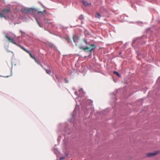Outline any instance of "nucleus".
Masks as SVG:
<instances>
[{
	"mask_svg": "<svg viewBox=\"0 0 160 160\" xmlns=\"http://www.w3.org/2000/svg\"><path fill=\"white\" fill-rule=\"evenodd\" d=\"M25 12L27 13H31V14H34L36 17H38L39 15L41 16L43 15L44 13L46 12V10H44L43 12H38L36 10L32 8H29L25 10Z\"/></svg>",
	"mask_w": 160,
	"mask_h": 160,
	"instance_id": "obj_1",
	"label": "nucleus"
},
{
	"mask_svg": "<svg viewBox=\"0 0 160 160\" xmlns=\"http://www.w3.org/2000/svg\"><path fill=\"white\" fill-rule=\"evenodd\" d=\"M2 14L0 13V18H8L11 15V13L9 9H4L2 11Z\"/></svg>",
	"mask_w": 160,
	"mask_h": 160,
	"instance_id": "obj_2",
	"label": "nucleus"
},
{
	"mask_svg": "<svg viewBox=\"0 0 160 160\" xmlns=\"http://www.w3.org/2000/svg\"><path fill=\"white\" fill-rule=\"evenodd\" d=\"M90 47H86L85 48L83 47H80V48L82 49L84 51L91 52L96 47V45L94 44H90Z\"/></svg>",
	"mask_w": 160,
	"mask_h": 160,
	"instance_id": "obj_3",
	"label": "nucleus"
},
{
	"mask_svg": "<svg viewBox=\"0 0 160 160\" xmlns=\"http://www.w3.org/2000/svg\"><path fill=\"white\" fill-rule=\"evenodd\" d=\"M22 49H23V50H24L26 52H27V53H28L30 57L32 59H33L34 60L35 62H36L37 63V62H38V61L36 59V58H35V57L33 56L32 55V54L30 52L27 50L25 48H23V47H22V46H20V45H18Z\"/></svg>",
	"mask_w": 160,
	"mask_h": 160,
	"instance_id": "obj_4",
	"label": "nucleus"
},
{
	"mask_svg": "<svg viewBox=\"0 0 160 160\" xmlns=\"http://www.w3.org/2000/svg\"><path fill=\"white\" fill-rule=\"evenodd\" d=\"M22 49H23V50H24L26 52H27V53H28L30 57L32 59H33L34 60L35 62H36L37 63V62H38V61L36 59V58H35V57L33 56L32 55V54L30 52L27 50L25 48H23V47H22V46H20V45H18Z\"/></svg>",
	"mask_w": 160,
	"mask_h": 160,
	"instance_id": "obj_5",
	"label": "nucleus"
},
{
	"mask_svg": "<svg viewBox=\"0 0 160 160\" xmlns=\"http://www.w3.org/2000/svg\"><path fill=\"white\" fill-rule=\"evenodd\" d=\"M160 152L159 151H155L153 152H150L147 153L146 156L149 157L154 156L158 154Z\"/></svg>",
	"mask_w": 160,
	"mask_h": 160,
	"instance_id": "obj_6",
	"label": "nucleus"
},
{
	"mask_svg": "<svg viewBox=\"0 0 160 160\" xmlns=\"http://www.w3.org/2000/svg\"><path fill=\"white\" fill-rule=\"evenodd\" d=\"M5 37L6 38L9 40V42H11L14 44L17 45L16 42L14 41L13 38H11L9 37L7 35H6Z\"/></svg>",
	"mask_w": 160,
	"mask_h": 160,
	"instance_id": "obj_7",
	"label": "nucleus"
},
{
	"mask_svg": "<svg viewBox=\"0 0 160 160\" xmlns=\"http://www.w3.org/2000/svg\"><path fill=\"white\" fill-rule=\"evenodd\" d=\"M82 3L83 4L86 6H89L91 4V3H88V2L85 1H83Z\"/></svg>",
	"mask_w": 160,
	"mask_h": 160,
	"instance_id": "obj_8",
	"label": "nucleus"
},
{
	"mask_svg": "<svg viewBox=\"0 0 160 160\" xmlns=\"http://www.w3.org/2000/svg\"><path fill=\"white\" fill-rule=\"evenodd\" d=\"M47 45H48L49 47H51L52 48L54 47V45L52 43H50V42L48 43H47Z\"/></svg>",
	"mask_w": 160,
	"mask_h": 160,
	"instance_id": "obj_9",
	"label": "nucleus"
},
{
	"mask_svg": "<svg viewBox=\"0 0 160 160\" xmlns=\"http://www.w3.org/2000/svg\"><path fill=\"white\" fill-rule=\"evenodd\" d=\"M43 68L45 70L47 73L50 75V74L51 73V71L50 70H47L44 68Z\"/></svg>",
	"mask_w": 160,
	"mask_h": 160,
	"instance_id": "obj_10",
	"label": "nucleus"
},
{
	"mask_svg": "<svg viewBox=\"0 0 160 160\" xmlns=\"http://www.w3.org/2000/svg\"><path fill=\"white\" fill-rule=\"evenodd\" d=\"M101 15L98 13H97L95 15V17L97 18H100L101 17Z\"/></svg>",
	"mask_w": 160,
	"mask_h": 160,
	"instance_id": "obj_11",
	"label": "nucleus"
},
{
	"mask_svg": "<svg viewBox=\"0 0 160 160\" xmlns=\"http://www.w3.org/2000/svg\"><path fill=\"white\" fill-rule=\"evenodd\" d=\"M36 21L39 26L40 27L42 28L43 25L38 22L37 19H36Z\"/></svg>",
	"mask_w": 160,
	"mask_h": 160,
	"instance_id": "obj_12",
	"label": "nucleus"
},
{
	"mask_svg": "<svg viewBox=\"0 0 160 160\" xmlns=\"http://www.w3.org/2000/svg\"><path fill=\"white\" fill-rule=\"evenodd\" d=\"M114 73L117 76H118L119 77L120 76L119 73L118 72L114 71Z\"/></svg>",
	"mask_w": 160,
	"mask_h": 160,
	"instance_id": "obj_13",
	"label": "nucleus"
},
{
	"mask_svg": "<svg viewBox=\"0 0 160 160\" xmlns=\"http://www.w3.org/2000/svg\"><path fill=\"white\" fill-rule=\"evenodd\" d=\"M38 65H40V66L42 67L43 68H44V67H43V66L40 63V62L38 61L37 63Z\"/></svg>",
	"mask_w": 160,
	"mask_h": 160,
	"instance_id": "obj_14",
	"label": "nucleus"
},
{
	"mask_svg": "<svg viewBox=\"0 0 160 160\" xmlns=\"http://www.w3.org/2000/svg\"><path fill=\"white\" fill-rule=\"evenodd\" d=\"M83 41L86 44V45H87L88 44V42H87V41L85 40V39H84L83 40Z\"/></svg>",
	"mask_w": 160,
	"mask_h": 160,
	"instance_id": "obj_15",
	"label": "nucleus"
},
{
	"mask_svg": "<svg viewBox=\"0 0 160 160\" xmlns=\"http://www.w3.org/2000/svg\"><path fill=\"white\" fill-rule=\"evenodd\" d=\"M64 81H65V83H68V81L66 78L64 79Z\"/></svg>",
	"mask_w": 160,
	"mask_h": 160,
	"instance_id": "obj_16",
	"label": "nucleus"
},
{
	"mask_svg": "<svg viewBox=\"0 0 160 160\" xmlns=\"http://www.w3.org/2000/svg\"><path fill=\"white\" fill-rule=\"evenodd\" d=\"M83 18L82 16L81 15L79 17V18L80 19H82Z\"/></svg>",
	"mask_w": 160,
	"mask_h": 160,
	"instance_id": "obj_17",
	"label": "nucleus"
},
{
	"mask_svg": "<svg viewBox=\"0 0 160 160\" xmlns=\"http://www.w3.org/2000/svg\"><path fill=\"white\" fill-rule=\"evenodd\" d=\"M75 37H73L72 38L73 40L75 42Z\"/></svg>",
	"mask_w": 160,
	"mask_h": 160,
	"instance_id": "obj_18",
	"label": "nucleus"
},
{
	"mask_svg": "<svg viewBox=\"0 0 160 160\" xmlns=\"http://www.w3.org/2000/svg\"><path fill=\"white\" fill-rule=\"evenodd\" d=\"M64 158H65V157H61L60 158V160H62L64 159Z\"/></svg>",
	"mask_w": 160,
	"mask_h": 160,
	"instance_id": "obj_19",
	"label": "nucleus"
},
{
	"mask_svg": "<svg viewBox=\"0 0 160 160\" xmlns=\"http://www.w3.org/2000/svg\"><path fill=\"white\" fill-rule=\"evenodd\" d=\"M55 77H56V78H57V79H58V76L57 75H55Z\"/></svg>",
	"mask_w": 160,
	"mask_h": 160,
	"instance_id": "obj_20",
	"label": "nucleus"
},
{
	"mask_svg": "<svg viewBox=\"0 0 160 160\" xmlns=\"http://www.w3.org/2000/svg\"><path fill=\"white\" fill-rule=\"evenodd\" d=\"M20 32H21V33L22 34L23 33V32L22 30H20Z\"/></svg>",
	"mask_w": 160,
	"mask_h": 160,
	"instance_id": "obj_21",
	"label": "nucleus"
}]
</instances>
